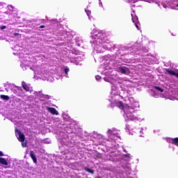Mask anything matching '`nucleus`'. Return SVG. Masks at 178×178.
I'll return each mask as SVG.
<instances>
[{
    "mask_svg": "<svg viewBox=\"0 0 178 178\" xmlns=\"http://www.w3.org/2000/svg\"><path fill=\"white\" fill-rule=\"evenodd\" d=\"M91 37L94 40L92 45L97 54H101L105 52V51H115L119 47L111 43L108 38L105 37V33L102 31L95 32Z\"/></svg>",
    "mask_w": 178,
    "mask_h": 178,
    "instance_id": "nucleus-1",
    "label": "nucleus"
},
{
    "mask_svg": "<svg viewBox=\"0 0 178 178\" xmlns=\"http://www.w3.org/2000/svg\"><path fill=\"white\" fill-rule=\"evenodd\" d=\"M129 104H124L122 102H118L117 106L121 108L124 111V118L125 120H134L135 122H141L144 120L143 118L136 117L134 113L135 111H137L140 108L138 102H135L134 98L129 97L128 99Z\"/></svg>",
    "mask_w": 178,
    "mask_h": 178,
    "instance_id": "nucleus-2",
    "label": "nucleus"
},
{
    "mask_svg": "<svg viewBox=\"0 0 178 178\" xmlns=\"http://www.w3.org/2000/svg\"><path fill=\"white\" fill-rule=\"evenodd\" d=\"M162 92H163V89L159 88V87H154V90H151V95L152 97H154V98H158V97H161L162 98H166L167 99H170L171 101H175L176 99V97L173 96L172 95H169V92H165V95H162Z\"/></svg>",
    "mask_w": 178,
    "mask_h": 178,
    "instance_id": "nucleus-3",
    "label": "nucleus"
},
{
    "mask_svg": "<svg viewBox=\"0 0 178 178\" xmlns=\"http://www.w3.org/2000/svg\"><path fill=\"white\" fill-rule=\"evenodd\" d=\"M161 4L165 9H166V8L175 9L178 8V0H163Z\"/></svg>",
    "mask_w": 178,
    "mask_h": 178,
    "instance_id": "nucleus-4",
    "label": "nucleus"
},
{
    "mask_svg": "<svg viewBox=\"0 0 178 178\" xmlns=\"http://www.w3.org/2000/svg\"><path fill=\"white\" fill-rule=\"evenodd\" d=\"M107 135H108L109 141H116L118 138H120L119 135V131H118L115 128L108 129L107 131Z\"/></svg>",
    "mask_w": 178,
    "mask_h": 178,
    "instance_id": "nucleus-5",
    "label": "nucleus"
},
{
    "mask_svg": "<svg viewBox=\"0 0 178 178\" xmlns=\"http://www.w3.org/2000/svg\"><path fill=\"white\" fill-rule=\"evenodd\" d=\"M119 92L118 91V88L116 86H111V98L108 99V101L111 102L112 104H115V105L118 106V103L120 102V101H117L116 100V95Z\"/></svg>",
    "mask_w": 178,
    "mask_h": 178,
    "instance_id": "nucleus-6",
    "label": "nucleus"
},
{
    "mask_svg": "<svg viewBox=\"0 0 178 178\" xmlns=\"http://www.w3.org/2000/svg\"><path fill=\"white\" fill-rule=\"evenodd\" d=\"M129 95H130V91H129L128 90H121L120 93L116 95L115 99L116 101H118L119 98H121V99H126V98L129 97Z\"/></svg>",
    "mask_w": 178,
    "mask_h": 178,
    "instance_id": "nucleus-7",
    "label": "nucleus"
},
{
    "mask_svg": "<svg viewBox=\"0 0 178 178\" xmlns=\"http://www.w3.org/2000/svg\"><path fill=\"white\" fill-rule=\"evenodd\" d=\"M34 94H35L36 98H38V99H40V101H44V99H49V95H44L40 91L35 92Z\"/></svg>",
    "mask_w": 178,
    "mask_h": 178,
    "instance_id": "nucleus-8",
    "label": "nucleus"
},
{
    "mask_svg": "<svg viewBox=\"0 0 178 178\" xmlns=\"http://www.w3.org/2000/svg\"><path fill=\"white\" fill-rule=\"evenodd\" d=\"M65 131L68 133V134H70L71 133H76V125H74V123H72L70 125H68L65 129Z\"/></svg>",
    "mask_w": 178,
    "mask_h": 178,
    "instance_id": "nucleus-9",
    "label": "nucleus"
},
{
    "mask_svg": "<svg viewBox=\"0 0 178 178\" xmlns=\"http://www.w3.org/2000/svg\"><path fill=\"white\" fill-rule=\"evenodd\" d=\"M131 15L133 23H134L136 29H138V30H140V28L138 27V17H137V15H135L136 12L133 11V13H131Z\"/></svg>",
    "mask_w": 178,
    "mask_h": 178,
    "instance_id": "nucleus-10",
    "label": "nucleus"
},
{
    "mask_svg": "<svg viewBox=\"0 0 178 178\" xmlns=\"http://www.w3.org/2000/svg\"><path fill=\"white\" fill-rule=\"evenodd\" d=\"M23 88L26 90V92H29V94H31V92L33 91V86L30 83H26L25 82H23Z\"/></svg>",
    "mask_w": 178,
    "mask_h": 178,
    "instance_id": "nucleus-11",
    "label": "nucleus"
},
{
    "mask_svg": "<svg viewBox=\"0 0 178 178\" xmlns=\"http://www.w3.org/2000/svg\"><path fill=\"white\" fill-rule=\"evenodd\" d=\"M15 136L17 138H18L19 141L22 142L21 144L23 146V134H22V131L17 129H15Z\"/></svg>",
    "mask_w": 178,
    "mask_h": 178,
    "instance_id": "nucleus-12",
    "label": "nucleus"
},
{
    "mask_svg": "<svg viewBox=\"0 0 178 178\" xmlns=\"http://www.w3.org/2000/svg\"><path fill=\"white\" fill-rule=\"evenodd\" d=\"M118 72L122 73V74H129L130 73V70L127 67L121 66L118 67Z\"/></svg>",
    "mask_w": 178,
    "mask_h": 178,
    "instance_id": "nucleus-13",
    "label": "nucleus"
},
{
    "mask_svg": "<svg viewBox=\"0 0 178 178\" xmlns=\"http://www.w3.org/2000/svg\"><path fill=\"white\" fill-rule=\"evenodd\" d=\"M166 141L167 143H170L171 144H174L175 145L178 146V138H167Z\"/></svg>",
    "mask_w": 178,
    "mask_h": 178,
    "instance_id": "nucleus-14",
    "label": "nucleus"
},
{
    "mask_svg": "<svg viewBox=\"0 0 178 178\" xmlns=\"http://www.w3.org/2000/svg\"><path fill=\"white\" fill-rule=\"evenodd\" d=\"M46 109L48 111V112L51 113V115H59V113L58 112V111H56V108H51L47 106Z\"/></svg>",
    "mask_w": 178,
    "mask_h": 178,
    "instance_id": "nucleus-15",
    "label": "nucleus"
},
{
    "mask_svg": "<svg viewBox=\"0 0 178 178\" xmlns=\"http://www.w3.org/2000/svg\"><path fill=\"white\" fill-rule=\"evenodd\" d=\"M138 44L136 43L133 47L129 48V51H131L132 55H136V50L138 51Z\"/></svg>",
    "mask_w": 178,
    "mask_h": 178,
    "instance_id": "nucleus-16",
    "label": "nucleus"
},
{
    "mask_svg": "<svg viewBox=\"0 0 178 178\" xmlns=\"http://www.w3.org/2000/svg\"><path fill=\"white\" fill-rule=\"evenodd\" d=\"M74 41H75L76 45H77V47H80L81 44H83V40H81V38L76 37L74 39Z\"/></svg>",
    "mask_w": 178,
    "mask_h": 178,
    "instance_id": "nucleus-17",
    "label": "nucleus"
},
{
    "mask_svg": "<svg viewBox=\"0 0 178 178\" xmlns=\"http://www.w3.org/2000/svg\"><path fill=\"white\" fill-rule=\"evenodd\" d=\"M30 156L31 159L33 161V162L37 164V156H35V153L34 151H31L30 152Z\"/></svg>",
    "mask_w": 178,
    "mask_h": 178,
    "instance_id": "nucleus-18",
    "label": "nucleus"
},
{
    "mask_svg": "<svg viewBox=\"0 0 178 178\" xmlns=\"http://www.w3.org/2000/svg\"><path fill=\"white\" fill-rule=\"evenodd\" d=\"M0 163L1 165H4L5 166H8V163L6 159L0 157Z\"/></svg>",
    "mask_w": 178,
    "mask_h": 178,
    "instance_id": "nucleus-19",
    "label": "nucleus"
},
{
    "mask_svg": "<svg viewBox=\"0 0 178 178\" xmlns=\"http://www.w3.org/2000/svg\"><path fill=\"white\" fill-rule=\"evenodd\" d=\"M104 81H107V83H111V84H113V80L111 76H106L104 78Z\"/></svg>",
    "mask_w": 178,
    "mask_h": 178,
    "instance_id": "nucleus-20",
    "label": "nucleus"
},
{
    "mask_svg": "<svg viewBox=\"0 0 178 178\" xmlns=\"http://www.w3.org/2000/svg\"><path fill=\"white\" fill-rule=\"evenodd\" d=\"M0 98L1 99H3V101H9V99H10L8 95H1Z\"/></svg>",
    "mask_w": 178,
    "mask_h": 178,
    "instance_id": "nucleus-21",
    "label": "nucleus"
},
{
    "mask_svg": "<svg viewBox=\"0 0 178 178\" xmlns=\"http://www.w3.org/2000/svg\"><path fill=\"white\" fill-rule=\"evenodd\" d=\"M124 169H125V172H127V175H130L131 173V168H130L129 165H126Z\"/></svg>",
    "mask_w": 178,
    "mask_h": 178,
    "instance_id": "nucleus-22",
    "label": "nucleus"
},
{
    "mask_svg": "<svg viewBox=\"0 0 178 178\" xmlns=\"http://www.w3.org/2000/svg\"><path fill=\"white\" fill-rule=\"evenodd\" d=\"M69 72H70V70H69V67H65L64 69V73H65V77H69V74L67 73H69Z\"/></svg>",
    "mask_w": 178,
    "mask_h": 178,
    "instance_id": "nucleus-23",
    "label": "nucleus"
},
{
    "mask_svg": "<svg viewBox=\"0 0 178 178\" xmlns=\"http://www.w3.org/2000/svg\"><path fill=\"white\" fill-rule=\"evenodd\" d=\"M86 12L87 16H88L89 20H91V19H92V17H90V15H91V11L86 10Z\"/></svg>",
    "mask_w": 178,
    "mask_h": 178,
    "instance_id": "nucleus-24",
    "label": "nucleus"
},
{
    "mask_svg": "<svg viewBox=\"0 0 178 178\" xmlns=\"http://www.w3.org/2000/svg\"><path fill=\"white\" fill-rule=\"evenodd\" d=\"M85 170L86 172H88L89 173H91L92 175H94V170H91V168H85Z\"/></svg>",
    "mask_w": 178,
    "mask_h": 178,
    "instance_id": "nucleus-25",
    "label": "nucleus"
},
{
    "mask_svg": "<svg viewBox=\"0 0 178 178\" xmlns=\"http://www.w3.org/2000/svg\"><path fill=\"white\" fill-rule=\"evenodd\" d=\"M99 6H100V8H104V5L102 4V1L101 0H99Z\"/></svg>",
    "mask_w": 178,
    "mask_h": 178,
    "instance_id": "nucleus-26",
    "label": "nucleus"
},
{
    "mask_svg": "<svg viewBox=\"0 0 178 178\" xmlns=\"http://www.w3.org/2000/svg\"><path fill=\"white\" fill-rule=\"evenodd\" d=\"M95 79H96V80H97V81H99V80H101V76L97 75V76H95Z\"/></svg>",
    "mask_w": 178,
    "mask_h": 178,
    "instance_id": "nucleus-27",
    "label": "nucleus"
},
{
    "mask_svg": "<svg viewBox=\"0 0 178 178\" xmlns=\"http://www.w3.org/2000/svg\"><path fill=\"white\" fill-rule=\"evenodd\" d=\"M44 143H45V144H49V143H51V140H49L48 139H44Z\"/></svg>",
    "mask_w": 178,
    "mask_h": 178,
    "instance_id": "nucleus-28",
    "label": "nucleus"
},
{
    "mask_svg": "<svg viewBox=\"0 0 178 178\" xmlns=\"http://www.w3.org/2000/svg\"><path fill=\"white\" fill-rule=\"evenodd\" d=\"M142 51H143V52H145V54H147V52H148V49H147V48H143V49H142Z\"/></svg>",
    "mask_w": 178,
    "mask_h": 178,
    "instance_id": "nucleus-29",
    "label": "nucleus"
},
{
    "mask_svg": "<svg viewBox=\"0 0 178 178\" xmlns=\"http://www.w3.org/2000/svg\"><path fill=\"white\" fill-rule=\"evenodd\" d=\"M23 147H27V144L24 143V135H23Z\"/></svg>",
    "mask_w": 178,
    "mask_h": 178,
    "instance_id": "nucleus-30",
    "label": "nucleus"
},
{
    "mask_svg": "<svg viewBox=\"0 0 178 178\" xmlns=\"http://www.w3.org/2000/svg\"><path fill=\"white\" fill-rule=\"evenodd\" d=\"M24 98H26V99H27L29 101V99L30 98H31V96L29 97V96H24Z\"/></svg>",
    "mask_w": 178,
    "mask_h": 178,
    "instance_id": "nucleus-31",
    "label": "nucleus"
},
{
    "mask_svg": "<svg viewBox=\"0 0 178 178\" xmlns=\"http://www.w3.org/2000/svg\"><path fill=\"white\" fill-rule=\"evenodd\" d=\"M1 30H5V29H6V26H1Z\"/></svg>",
    "mask_w": 178,
    "mask_h": 178,
    "instance_id": "nucleus-32",
    "label": "nucleus"
},
{
    "mask_svg": "<svg viewBox=\"0 0 178 178\" xmlns=\"http://www.w3.org/2000/svg\"><path fill=\"white\" fill-rule=\"evenodd\" d=\"M147 2H149V3H151V2H155V0H147Z\"/></svg>",
    "mask_w": 178,
    "mask_h": 178,
    "instance_id": "nucleus-33",
    "label": "nucleus"
},
{
    "mask_svg": "<svg viewBox=\"0 0 178 178\" xmlns=\"http://www.w3.org/2000/svg\"><path fill=\"white\" fill-rule=\"evenodd\" d=\"M125 156H126L127 158H130V154H125Z\"/></svg>",
    "mask_w": 178,
    "mask_h": 178,
    "instance_id": "nucleus-34",
    "label": "nucleus"
},
{
    "mask_svg": "<svg viewBox=\"0 0 178 178\" xmlns=\"http://www.w3.org/2000/svg\"><path fill=\"white\" fill-rule=\"evenodd\" d=\"M0 156H3V153L1 151H0Z\"/></svg>",
    "mask_w": 178,
    "mask_h": 178,
    "instance_id": "nucleus-35",
    "label": "nucleus"
},
{
    "mask_svg": "<svg viewBox=\"0 0 178 178\" xmlns=\"http://www.w3.org/2000/svg\"><path fill=\"white\" fill-rule=\"evenodd\" d=\"M54 22H55L56 23L57 20H56V19H52V20L51 21V23H54Z\"/></svg>",
    "mask_w": 178,
    "mask_h": 178,
    "instance_id": "nucleus-36",
    "label": "nucleus"
},
{
    "mask_svg": "<svg viewBox=\"0 0 178 178\" xmlns=\"http://www.w3.org/2000/svg\"><path fill=\"white\" fill-rule=\"evenodd\" d=\"M40 29H45V26L42 25V26H40Z\"/></svg>",
    "mask_w": 178,
    "mask_h": 178,
    "instance_id": "nucleus-37",
    "label": "nucleus"
},
{
    "mask_svg": "<svg viewBox=\"0 0 178 178\" xmlns=\"http://www.w3.org/2000/svg\"><path fill=\"white\" fill-rule=\"evenodd\" d=\"M14 35H15V37H17V35H19V33H15Z\"/></svg>",
    "mask_w": 178,
    "mask_h": 178,
    "instance_id": "nucleus-38",
    "label": "nucleus"
},
{
    "mask_svg": "<svg viewBox=\"0 0 178 178\" xmlns=\"http://www.w3.org/2000/svg\"><path fill=\"white\" fill-rule=\"evenodd\" d=\"M125 129H126L127 130H129V125H126Z\"/></svg>",
    "mask_w": 178,
    "mask_h": 178,
    "instance_id": "nucleus-39",
    "label": "nucleus"
},
{
    "mask_svg": "<svg viewBox=\"0 0 178 178\" xmlns=\"http://www.w3.org/2000/svg\"><path fill=\"white\" fill-rule=\"evenodd\" d=\"M99 138H102V135H99Z\"/></svg>",
    "mask_w": 178,
    "mask_h": 178,
    "instance_id": "nucleus-40",
    "label": "nucleus"
},
{
    "mask_svg": "<svg viewBox=\"0 0 178 178\" xmlns=\"http://www.w3.org/2000/svg\"><path fill=\"white\" fill-rule=\"evenodd\" d=\"M79 58H80V56H77V57H76V59H79Z\"/></svg>",
    "mask_w": 178,
    "mask_h": 178,
    "instance_id": "nucleus-41",
    "label": "nucleus"
},
{
    "mask_svg": "<svg viewBox=\"0 0 178 178\" xmlns=\"http://www.w3.org/2000/svg\"><path fill=\"white\" fill-rule=\"evenodd\" d=\"M69 34H70V33H67V35H69Z\"/></svg>",
    "mask_w": 178,
    "mask_h": 178,
    "instance_id": "nucleus-42",
    "label": "nucleus"
},
{
    "mask_svg": "<svg viewBox=\"0 0 178 178\" xmlns=\"http://www.w3.org/2000/svg\"><path fill=\"white\" fill-rule=\"evenodd\" d=\"M140 137H143V135H140Z\"/></svg>",
    "mask_w": 178,
    "mask_h": 178,
    "instance_id": "nucleus-43",
    "label": "nucleus"
},
{
    "mask_svg": "<svg viewBox=\"0 0 178 178\" xmlns=\"http://www.w3.org/2000/svg\"><path fill=\"white\" fill-rule=\"evenodd\" d=\"M143 131V129L140 131V133Z\"/></svg>",
    "mask_w": 178,
    "mask_h": 178,
    "instance_id": "nucleus-44",
    "label": "nucleus"
},
{
    "mask_svg": "<svg viewBox=\"0 0 178 178\" xmlns=\"http://www.w3.org/2000/svg\"><path fill=\"white\" fill-rule=\"evenodd\" d=\"M159 6H160L159 3H158Z\"/></svg>",
    "mask_w": 178,
    "mask_h": 178,
    "instance_id": "nucleus-45",
    "label": "nucleus"
},
{
    "mask_svg": "<svg viewBox=\"0 0 178 178\" xmlns=\"http://www.w3.org/2000/svg\"><path fill=\"white\" fill-rule=\"evenodd\" d=\"M154 133H155V130L154 131Z\"/></svg>",
    "mask_w": 178,
    "mask_h": 178,
    "instance_id": "nucleus-46",
    "label": "nucleus"
}]
</instances>
